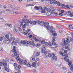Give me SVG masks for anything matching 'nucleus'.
<instances>
[{
    "mask_svg": "<svg viewBox=\"0 0 73 73\" xmlns=\"http://www.w3.org/2000/svg\"><path fill=\"white\" fill-rule=\"evenodd\" d=\"M62 42H63L64 45L66 46L65 47V49H68V47L70 46V44H69L70 42L69 37V36L67 37V38L66 39L65 38H63L62 39Z\"/></svg>",
    "mask_w": 73,
    "mask_h": 73,
    "instance_id": "1",
    "label": "nucleus"
},
{
    "mask_svg": "<svg viewBox=\"0 0 73 73\" xmlns=\"http://www.w3.org/2000/svg\"><path fill=\"white\" fill-rule=\"evenodd\" d=\"M27 42V44L29 45H35V44H34V42L33 41H27L25 40H21L20 41V43L21 44H25Z\"/></svg>",
    "mask_w": 73,
    "mask_h": 73,
    "instance_id": "2",
    "label": "nucleus"
},
{
    "mask_svg": "<svg viewBox=\"0 0 73 73\" xmlns=\"http://www.w3.org/2000/svg\"><path fill=\"white\" fill-rule=\"evenodd\" d=\"M47 29L48 30L50 29V32H52V35L53 36H57V34L56 33V31H54V29H53V26H51L50 27V26H47Z\"/></svg>",
    "mask_w": 73,
    "mask_h": 73,
    "instance_id": "3",
    "label": "nucleus"
},
{
    "mask_svg": "<svg viewBox=\"0 0 73 73\" xmlns=\"http://www.w3.org/2000/svg\"><path fill=\"white\" fill-rule=\"evenodd\" d=\"M27 61L24 60H21V61H20L19 62V65H26L27 64Z\"/></svg>",
    "mask_w": 73,
    "mask_h": 73,
    "instance_id": "4",
    "label": "nucleus"
},
{
    "mask_svg": "<svg viewBox=\"0 0 73 73\" xmlns=\"http://www.w3.org/2000/svg\"><path fill=\"white\" fill-rule=\"evenodd\" d=\"M59 54H60L61 55H62L63 57H65L64 58V61H66V57H68V54H65L64 53H62V52H59Z\"/></svg>",
    "mask_w": 73,
    "mask_h": 73,
    "instance_id": "5",
    "label": "nucleus"
},
{
    "mask_svg": "<svg viewBox=\"0 0 73 73\" xmlns=\"http://www.w3.org/2000/svg\"><path fill=\"white\" fill-rule=\"evenodd\" d=\"M42 50L41 51V52L42 53H44V54H46V53L45 52V50H46V49H45V47L43 46L41 48Z\"/></svg>",
    "mask_w": 73,
    "mask_h": 73,
    "instance_id": "6",
    "label": "nucleus"
},
{
    "mask_svg": "<svg viewBox=\"0 0 73 73\" xmlns=\"http://www.w3.org/2000/svg\"><path fill=\"white\" fill-rule=\"evenodd\" d=\"M50 3L51 4H57V2L55 0H50Z\"/></svg>",
    "mask_w": 73,
    "mask_h": 73,
    "instance_id": "7",
    "label": "nucleus"
},
{
    "mask_svg": "<svg viewBox=\"0 0 73 73\" xmlns=\"http://www.w3.org/2000/svg\"><path fill=\"white\" fill-rule=\"evenodd\" d=\"M52 57L53 58V60H55L56 61H57V57L56 56H55V54H52Z\"/></svg>",
    "mask_w": 73,
    "mask_h": 73,
    "instance_id": "8",
    "label": "nucleus"
},
{
    "mask_svg": "<svg viewBox=\"0 0 73 73\" xmlns=\"http://www.w3.org/2000/svg\"><path fill=\"white\" fill-rule=\"evenodd\" d=\"M5 37L6 38L7 40V41H9L10 39L9 38V36L8 35H5Z\"/></svg>",
    "mask_w": 73,
    "mask_h": 73,
    "instance_id": "9",
    "label": "nucleus"
},
{
    "mask_svg": "<svg viewBox=\"0 0 73 73\" xmlns=\"http://www.w3.org/2000/svg\"><path fill=\"white\" fill-rule=\"evenodd\" d=\"M16 40V38H15V37H14L13 38L12 37H10V40H9V41H15Z\"/></svg>",
    "mask_w": 73,
    "mask_h": 73,
    "instance_id": "10",
    "label": "nucleus"
},
{
    "mask_svg": "<svg viewBox=\"0 0 73 73\" xmlns=\"http://www.w3.org/2000/svg\"><path fill=\"white\" fill-rule=\"evenodd\" d=\"M21 24L24 27H25L27 25V23L23 21L22 22Z\"/></svg>",
    "mask_w": 73,
    "mask_h": 73,
    "instance_id": "11",
    "label": "nucleus"
},
{
    "mask_svg": "<svg viewBox=\"0 0 73 73\" xmlns=\"http://www.w3.org/2000/svg\"><path fill=\"white\" fill-rule=\"evenodd\" d=\"M26 66L27 67H31V66H32V64L29 63H27V64H26Z\"/></svg>",
    "mask_w": 73,
    "mask_h": 73,
    "instance_id": "12",
    "label": "nucleus"
},
{
    "mask_svg": "<svg viewBox=\"0 0 73 73\" xmlns=\"http://www.w3.org/2000/svg\"><path fill=\"white\" fill-rule=\"evenodd\" d=\"M15 28H16V25H15L14 26L13 31L15 33H17V32H18V31L17 29H15Z\"/></svg>",
    "mask_w": 73,
    "mask_h": 73,
    "instance_id": "13",
    "label": "nucleus"
},
{
    "mask_svg": "<svg viewBox=\"0 0 73 73\" xmlns=\"http://www.w3.org/2000/svg\"><path fill=\"white\" fill-rule=\"evenodd\" d=\"M69 40L70 42H73V37L72 36L70 38V40H69Z\"/></svg>",
    "mask_w": 73,
    "mask_h": 73,
    "instance_id": "14",
    "label": "nucleus"
},
{
    "mask_svg": "<svg viewBox=\"0 0 73 73\" xmlns=\"http://www.w3.org/2000/svg\"><path fill=\"white\" fill-rule=\"evenodd\" d=\"M46 15L47 16H50L52 15V12L50 11H48L46 13Z\"/></svg>",
    "mask_w": 73,
    "mask_h": 73,
    "instance_id": "15",
    "label": "nucleus"
},
{
    "mask_svg": "<svg viewBox=\"0 0 73 73\" xmlns=\"http://www.w3.org/2000/svg\"><path fill=\"white\" fill-rule=\"evenodd\" d=\"M16 47L15 46H13V49L12 50L13 52H15L16 51Z\"/></svg>",
    "mask_w": 73,
    "mask_h": 73,
    "instance_id": "16",
    "label": "nucleus"
},
{
    "mask_svg": "<svg viewBox=\"0 0 73 73\" xmlns=\"http://www.w3.org/2000/svg\"><path fill=\"white\" fill-rule=\"evenodd\" d=\"M44 25H46V28H47V27H48V26H49V25H49V23L47 22H45V23H44Z\"/></svg>",
    "mask_w": 73,
    "mask_h": 73,
    "instance_id": "17",
    "label": "nucleus"
},
{
    "mask_svg": "<svg viewBox=\"0 0 73 73\" xmlns=\"http://www.w3.org/2000/svg\"><path fill=\"white\" fill-rule=\"evenodd\" d=\"M41 23L42 24L44 25V26L45 27H46V25H45V22H44V21H41Z\"/></svg>",
    "mask_w": 73,
    "mask_h": 73,
    "instance_id": "18",
    "label": "nucleus"
},
{
    "mask_svg": "<svg viewBox=\"0 0 73 73\" xmlns=\"http://www.w3.org/2000/svg\"><path fill=\"white\" fill-rule=\"evenodd\" d=\"M32 66L33 67H36V63L35 62L33 63Z\"/></svg>",
    "mask_w": 73,
    "mask_h": 73,
    "instance_id": "19",
    "label": "nucleus"
},
{
    "mask_svg": "<svg viewBox=\"0 0 73 73\" xmlns=\"http://www.w3.org/2000/svg\"><path fill=\"white\" fill-rule=\"evenodd\" d=\"M16 60H17V61H19V62L20 61H21L19 59V56H17V57H16Z\"/></svg>",
    "mask_w": 73,
    "mask_h": 73,
    "instance_id": "20",
    "label": "nucleus"
},
{
    "mask_svg": "<svg viewBox=\"0 0 73 73\" xmlns=\"http://www.w3.org/2000/svg\"><path fill=\"white\" fill-rule=\"evenodd\" d=\"M25 21L26 22V23H28V24H29V23H30V21H29L28 19H26V20H25Z\"/></svg>",
    "mask_w": 73,
    "mask_h": 73,
    "instance_id": "21",
    "label": "nucleus"
},
{
    "mask_svg": "<svg viewBox=\"0 0 73 73\" xmlns=\"http://www.w3.org/2000/svg\"><path fill=\"white\" fill-rule=\"evenodd\" d=\"M17 43H18L17 41V40L15 41L14 42V45H16L17 44Z\"/></svg>",
    "mask_w": 73,
    "mask_h": 73,
    "instance_id": "22",
    "label": "nucleus"
},
{
    "mask_svg": "<svg viewBox=\"0 0 73 73\" xmlns=\"http://www.w3.org/2000/svg\"><path fill=\"white\" fill-rule=\"evenodd\" d=\"M46 11H45V10H42V11H41V13H45Z\"/></svg>",
    "mask_w": 73,
    "mask_h": 73,
    "instance_id": "23",
    "label": "nucleus"
},
{
    "mask_svg": "<svg viewBox=\"0 0 73 73\" xmlns=\"http://www.w3.org/2000/svg\"><path fill=\"white\" fill-rule=\"evenodd\" d=\"M28 17V16H25L24 17V19H23V20L25 21V19H27Z\"/></svg>",
    "mask_w": 73,
    "mask_h": 73,
    "instance_id": "24",
    "label": "nucleus"
},
{
    "mask_svg": "<svg viewBox=\"0 0 73 73\" xmlns=\"http://www.w3.org/2000/svg\"><path fill=\"white\" fill-rule=\"evenodd\" d=\"M5 61L6 62H8L9 61V58H6V59H5Z\"/></svg>",
    "mask_w": 73,
    "mask_h": 73,
    "instance_id": "25",
    "label": "nucleus"
},
{
    "mask_svg": "<svg viewBox=\"0 0 73 73\" xmlns=\"http://www.w3.org/2000/svg\"><path fill=\"white\" fill-rule=\"evenodd\" d=\"M52 44L53 45H55L56 46H57V44H56V43H55V42H52Z\"/></svg>",
    "mask_w": 73,
    "mask_h": 73,
    "instance_id": "26",
    "label": "nucleus"
},
{
    "mask_svg": "<svg viewBox=\"0 0 73 73\" xmlns=\"http://www.w3.org/2000/svg\"><path fill=\"white\" fill-rule=\"evenodd\" d=\"M49 43L45 42L44 44H45V45L47 46H48V45H49Z\"/></svg>",
    "mask_w": 73,
    "mask_h": 73,
    "instance_id": "27",
    "label": "nucleus"
},
{
    "mask_svg": "<svg viewBox=\"0 0 73 73\" xmlns=\"http://www.w3.org/2000/svg\"><path fill=\"white\" fill-rule=\"evenodd\" d=\"M5 69L6 71H7V72H9V69L7 67L5 68Z\"/></svg>",
    "mask_w": 73,
    "mask_h": 73,
    "instance_id": "28",
    "label": "nucleus"
},
{
    "mask_svg": "<svg viewBox=\"0 0 73 73\" xmlns=\"http://www.w3.org/2000/svg\"><path fill=\"white\" fill-rule=\"evenodd\" d=\"M45 41L44 40H43L41 41V43L42 44H45Z\"/></svg>",
    "mask_w": 73,
    "mask_h": 73,
    "instance_id": "29",
    "label": "nucleus"
},
{
    "mask_svg": "<svg viewBox=\"0 0 73 73\" xmlns=\"http://www.w3.org/2000/svg\"><path fill=\"white\" fill-rule=\"evenodd\" d=\"M46 11H51V9L49 8H48L46 9Z\"/></svg>",
    "mask_w": 73,
    "mask_h": 73,
    "instance_id": "30",
    "label": "nucleus"
},
{
    "mask_svg": "<svg viewBox=\"0 0 73 73\" xmlns=\"http://www.w3.org/2000/svg\"><path fill=\"white\" fill-rule=\"evenodd\" d=\"M56 4H57V5H58V6H60V5H61V3H60V2H57Z\"/></svg>",
    "mask_w": 73,
    "mask_h": 73,
    "instance_id": "31",
    "label": "nucleus"
},
{
    "mask_svg": "<svg viewBox=\"0 0 73 73\" xmlns=\"http://www.w3.org/2000/svg\"><path fill=\"white\" fill-rule=\"evenodd\" d=\"M4 38L3 37H0V41H2V40H3Z\"/></svg>",
    "mask_w": 73,
    "mask_h": 73,
    "instance_id": "32",
    "label": "nucleus"
},
{
    "mask_svg": "<svg viewBox=\"0 0 73 73\" xmlns=\"http://www.w3.org/2000/svg\"><path fill=\"white\" fill-rule=\"evenodd\" d=\"M40 52H37L36 53V56H39V55H40Z\"/></svg>",
    "mask_w": 73,
    "mask_h": 73,
    "instance_id": "33",
    "label": "nucleus"
},
{
    "mask_svg": "<svg viewBox=\"0 0 73 73\" xmlns=\"http://www.w3.org/2000/svg\"><path fill=\"white\" fill-rule=\"evenodd\" d=\"M17 64L16 63H14V66L15 68L17 67Z\"/></svg>",
    "mask_w": 73,
    "mask_h": 73,
    "instance_id": "34",
    "label": "nucleus"
},
{
    "mask_svg": "<svg viewBox=\"0 0 73 73\" xmlns=\"http://www.w3.org/2000/svg\"><path fill=\"white\" fill-rule=\"evenodd\" d=\"M35 9H36V10H38L39 9L38 7H37V6H35Z\"/></svg>",
    "mask_w": 73,
    "mask_h": 73,
    "instance_id": "35",
    "label": "nucleus"
},
{
    "mask_svg": "<svg viewBox=\"0 0 73 73\" xmlns=\"http://www.w3.org/2000/svg\"><path fill=\"white\" fill-rule=\"evenodd\" d=\"M68 27L69 29H71V28H73V26H72L71 25H69Z\"/></svg>",
    "mask_w": 73,
    "mask_h": 73,
    "instance_id": "36",
    "label": "nucleus"
},
{
    "mask_svg": "<svg viewBox=\"0 0 73 73\" xmlns=\"http://www.w3.org/2000/svg\"><path fill=\"white\" fill-rule=\"evenodd\" d=\"M14 54L15 56H19V55L17 54V52H15Z\"/></svg>",
    "mask_w": 73,
    "mask_h": 73,
    "instance_id": "37",
    "label": "nucleus"
},
{
    "mask_svg": "<svg viewBox=\"0 0 73 73\" xmlns=\"http://www.w3.org/2000/svg\"><path fill=\"white\" fill-rule=\"evenodd\" d=\"M54 38H55L54 37H52V38L53 39L52 42H55L56 40H55V39Z\"/></svg>",
    "mask_w": 73,
    "mask_h": 73,
    "instance_id": "38",
    "label": "nucleus"
},
{
    "mask_svg": "<svg viewBox=\"0 0 73 73\" xmlns=\"http://www.w3.org/2000/svg\"><path fill=\"white\" fill-rule=\"evenodd\" d=\"M3 64L4 66H5V67H6V66L7 65V63H4Z\"/></svg>",
    "mask_w": 73,
    "mask_h": 73,
    "instance_id": "39",
    "label": "nucleus"
},
{
    "mask_svg": "<svg viewBox=\"0 0 73 73\" xmlns=\"http://www.w3.org/2000/svg\"><path fill=\"white\" fill-rule=\"evenodd\" d=\"M48 56L49 57H52V54H50V53H49L48 54Z\"/></svg>",
    "mask_w": 73,
    "mask_h": 73,
    "instance_id": "40",
    "label": "nucleus"
},
{
    "mask_svg": "<svg viewBox=\"0 0 73 73\" xmlns=\"http://www.w3.org/2000/svg\"><path fill=\"white\" fill-rule=\"evenodd\" d=\"M18 69H21V66L20 65H19L17 67Z\"/></svg>",
    "mask_w": 73,
    "mask_h": 73,
    "instance_id": "41",
    "label": "nucleus"
},
{
    "mask_svg": "<svg viewBox=\"0 0 73 73\" xmlns=\"http://www.w3.org/2000/svg\"><path fill=\"white\" fill-rule=\"evenodd\" d=\"M37 21H34L33 23V24H34V25H35L36 24H37Z\"/></svg>",
    "mask_w": 73,
    "mask_h": 73,
    "instance_id": "42",
    "label": "nucleus"
},
{
    "mask_svg": "<svg viewBox=\"0 0 73 73\" xmlns=\"http://www.w3.org/2000/svg\"><path fill=\"white\" fill-rule=\"evenodd\" d=\"M29 23L31 24H32V23H33V21H32V20H30Z\"/></svg>",
    "mask_w": 73,
    "mask_h": 73,
    "instance_id": "43",
    "label": "nucleus"
},
{
    "mask_svg": "<svg viewBox=\"0 0 73 73\" xmlns=\"http://www.w3.org/2000/svg\"><path fill=\"white\" fill-rule=\"evenodd\" d=\"M6 11L7 12H11V11L9 10V9H7L6 10Z\"/></svg>",
    "mask_w": 73,
    "mask_h": 73,
    "instance_id": "44",
    "label": "nucleus"
},
{
    "mask_svg": "<svg viewBox=\"0 0 73 73\" xmlns=\"http://www.w3.org/2000/svg\"><path fill=\"white\" fill-rule=\"evenodd\" d=\"M69 15L70 17H72L73 16V15L72 13L69 14Z\"/></svg>",
    "mask_w": 73,
    "mask_h": 73,
    "instance_id": "45",
    "label": "nucleus"
},
{
    "mask_svg": "<svg viewBox=\"0 0 73 73\" xmlns=\"http://www.w3.org/2000/svg\"><path fill=\"white\" fill-rule=\"evenodd\" d=\"M19 7H17V8H14V9H14V10H18V9H19Z\"/></svg>",
    "mask_w": 73,
    "mask_h": 73,
    "instance_id": "46",
    "label": "nucleus"
},
{
    "mask_svg": "<svg viewBox=\"0 0 73 73\" xmlns=\"http://www.w3.org/2000/svg\"><path fill=\"white\" fill-rule=\"evenodd\" d=\"M38 23V24H41V21H37Z\"/></svg>",
    "mask_w": 73,
    "mask_h": 73,
    "instance_id": "47",
    "label": "nucleus"
},
{
    "mask_svg": "<svg viewBox=\"0 0 73 73\" xmlns=\"http://www.w3.org/2000/svg\"><path fill=\"white\" fill-rule=\"evenodd\" d=\"M9 27L10 28H12V26L11 24L9 25Z\"/></svg>",
    "mask_w": 73,
    "mask_h": 73,
    "instance_id": "48",
    "label": "nucleus"
},
{
    "mask_svg": "<svg viewBox=\"0 0 73 73\" xmlns=\"http://www.w3.org/2000/svg\"><path fill=\"white\" fill-rule=\"evenodd\" d=\"M54 49L55 50H58V48H57V47H56L54 48Z\"/></svg>",
    "mask_w": 73,
    "mask_h": 73,
    "instance_id": "49",
    "label": "nucleus"
},
{
    "mask_svg": "<svg viewBox=\"0 0 73 73\" xmlns=\"http://www.w3.org/2000/svg\"><path fill=\"white\" fill-rule=\"evenodd\" d=\"M14 7V5H11V6H10V8H12V9H13V8Z\"/></svg>",
    "mask_w": 73,
    "mask_h": 73,
    "instance_id": "50",
    "label": "nucleus"
},
{
    "mask_svg": "<svg viewBox=\"0 0 73 73\" xmlns=\"http://www.w3.org/2000/svg\"><path fill=\"white\" fill-rule=\"evenodd\" d=\"M3 62H0V66H2L3 65Z\"/></svg>",
    "mask_w": 73,
    "mask_h": 73,
    "instance_id": "51",
    "label": "nucleus"
},
{
    "mask_svg": "<svg viewBox=\"0 0 73 73\" xmlns=\"http://www.w3.org/2000/svg\"><path fill=\"white\" fill-rule=\"evenodd\" d=\"M38 8H39V9H42V7H41V6H39L38 7Z\"/></svg>",
    "mask_w": 73,
    "mask_h": 73,
    "instance_id": "52",
    "label": "nucleus"
},
{
    "mask_svg": "<svg viewBox=\"0 0 73 73\" xmlns=\"http://www.w3.org/2000/svg\"><path fill=\"white\" fill-rule=\"evenodd\" d=\"M67 50H64V53L65 54V53H67Z\"/></svg>",
    "mask_w": 73,
    "mask_h": 73,
    "instance_id": "53",
    "label": "nucleus"
},
{
    "mask_svg": "<svg viewBox=\"0 0 73 73\" xmlns=\"http://www.w3.org/2000/svg\"><path fill=\"white\" fill-rule=\"evenodd\" d=\"M44 10H46V9H47V8L46 7H44Z\"/></svg>",
    "mask_w": 73,
    "mask_h": 73,
    "instance_id": "54",
    "label": "nucleus"
},
{
    "mask_svg": "<svg viewBox=\"0 0 73 73\" xmlns=\"http://www.w3.org/2000/svg\"><path fill=\"white\" fill-rule=\"evenodd\" d=\"M37 46H41V44L38 43L37 44Z\"/></svg>",
    "mask_w": 73,
    "mask_h": 73,
    "instance_id": "55",
    "label": "nucleus"
},
{
    "mask_svg": "<svg viewBox=\"0 0 73 73\" xmlns=\"http://www.w3.org/2000/svg\"><path fill=\"white\" fill-rule=\"evenodd\" d=\"M59 33H62V30L59 31Z\"/></svg>",
    "mask_w": 73,
    "mask_h": 73,
    "instance_id": "56",
    "label": "nucleus"
},
{
    "mask_svg": "<svg viewBox=\"0 0 73 73\" xmlns=\"http://www.w3.org/2000/svg\"><path fill=\"white\" fill-rule=\"evenodd\" d=\"M63 15V14H62V13H60L59 14V15L60 16H62Z\"/></svg>",
    "mask_w": 73,
    "mask_h": 73,
    "instance_id": "57",
    "label": "nucleus"
},
{
    "mask_svg": "<svg viewBox=\"0 0 73 73\" xmlns=\"http://www.w3.org/2000/svg\"><path fill=\"white\" fill-rule=\"evenodd\" d=\"M32 60L33 61H35V60H36V58H32Z\"/></svg>",
    "mask_w": 73,
    "mask_h": 73,
    "instance_id": "58",
    "label": "nucleus"
},
{
    "mask_svg": "<svg viewBox=\"0 0 73 73\" xmlns=\"http://www.w3.org/2000/svg\"><path fill=\"white\" fill-rule=\"evenodd\" d=\"M62 7V8H65V5L64 4H63L61 5Z\"/></svg>",
    "mask_w": 73,
    "mask_h": 73,
    "instance_id": "59",
    "label": "nucleus"
},
{
    "mask_svg": "<svg viewBox=\"0 0 73 73\" xmlns=\"http://www.w3.org/2000/svg\"><path fill=\"white\" fill-rule=\"evenodd\" d=\"M25 32H26V30L24 29H23V32L25 33Z\"/></svg>",
    "mask_w": 73,
    "mask_h": 73,
    "instance_id": "60",
    "label": "nucleus"
},
{
    "mask_svg": "<svg viewBox=\"0 0 73 73\" xmlns=\"http://www.w3.org/2000/svg\"><path fill=\"white\" fill-rule=\"evenodd\" d=\"M17 71L18 72H20V69H18L17 70Z\"/></svg>",
    "mask_w": 73,
    "mask_h": 73,
    "instance_id": "61",
    "label": "nucleus"
},
{
    "mask_svg": "<svg viewBox=\"0 0 73 73\" xmlns=\"http://www.w3.org/2000/svg\"><path fill=\"white\" fill-rule=\"evenodd\" d=\"M69 59H67L66 60V62H69Z\"/></svg>",
    "mask_w": 73,
    "mask_h": 73,
    "instance_id": "62",
    "label": "nucleus"
},
{
    "mask_svg": "<svg viewBox=\"0 0 73 73\" xmlns=\"http://www.w3.org/2000/svg\"><path fill=\"white\" fill-rule=\"evenodd\" d=\"M71 71H73V67H71L70 68Z\"/></svg>",
    "mask_w": 73,
    "mask_h": 73,
    "instance_id": "63",
    "label": "nucleus"
},
{
    "mask_svg": "<svg viewBox=\"0 0 73 73\" xmlns=\"http://www.w3.org/2000/svg\"><path fill=\"white\" fill-rule=\"evenodd\" d=\"M70 68H73V65L72 64L71 65H70Z\"/></svg>",
    "mask_w": 73,
    "mask_h": 73,
    "instance_id": "64",
    "label": "nucleus"
}]
</instances>
